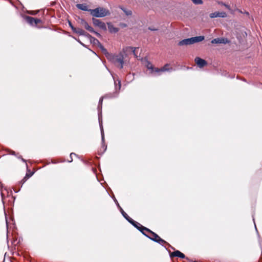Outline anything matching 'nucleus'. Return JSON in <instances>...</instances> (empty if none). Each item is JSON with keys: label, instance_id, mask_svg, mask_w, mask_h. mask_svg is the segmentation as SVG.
Listing matches in <instances>:
<instances>
[{"label": "nucleus", "instance_id": "nucleus-1", "mask_svg": "<svg viewBox=\"0 0 262 262\" xmlns=\"http://www.w3.org/2000/svg\"><path fill=\"white\" fill-rule=\"evenodd\" d=\"M103 53L108 60L113 63L116 66L121 69L123 67L124 57L122 54H112L109 53L105 48H103Z\"/></svg>", "mask_w": 262, "mask_h": 262}, {"label": "nucleus", "instance_id": "nucleus-2", "mask_svg": "<svg viewBox=\"0 0 262 262\" xmlns=\"http://www.w3.org/2000/svg\"><path fill=\"white\" fill-rule=\"evenodd\" d=\"M89 11L92 16L96 17H103L110 14L108 10L101 7L90 9Z\"/></svg>", "mask_w": 262, "mask_h": 262}, {"label": "nucleus", "instance_id": "nucleus-3", "mask_svg": "<svg viewBox=\"0 0 262 262\" xmlns=\"http://www.w3.org/2000/svg\"><path fill=\"white\" fill-rule=\"evenodd\" d=\"M204 39V36H199L184 39L179 42L178 45L180 46H183L185 45H189L193 44L195 42L202 41Z\"/></svg>", "mask_w": 262, "mask_h": 262}, {"label": "nucleus", "instance_id": "nucleus-4", "mask_svg": "<svg viewBox=\"0 0 262 262\" xmlns=\"http://www.w3.org/2000/svg\"><path fill=\"white\" fill-rule=\"evenodd\" d=\"M144 229L145 230V232L149 233V234H147L146 233V235H145L146 236H147V237H148L149 238H150V239H151V240H152L162 245H163L164 244L166 243V242L164 240H163V239L160 238L159 237V236L158 234H157L156 233H155V232L151 231L148 228H145Z\"/></svg>", "mask_w": 262, "mask_h": 262}, {"label": "nucleus", "instance_id": "nucleus-5", "mask_svg": "<svg viewBox=\"0 0 262 262\" xmlns=\"http://www.w3.org/2000/svg\"><path fill=\"white\" fill-rule=\"evenodd\" d=\"M93 24L97 27H98L101 29L104 30H106V25L104 23L102 22L99 19L93 18L92 19Z\"/></svg>", "mask_w": 262, "mask_h": 262}, {"label": "nucleus", "instance_id": "nucleus-6", "mask_svg": "<svg viewBox=\"0 0 262 262\" xmlns=\"http://www.w3.org/2000/svg\"><path fill=\"white\" fill-rule=\"evenodd\" d=\"M79 24L90 32H94V29L83 19H79Z\"/></svg>", "mask_w": 262, "mask_h": 262}, {"label": "nucleus", "instance_id": "nucleus-7", "mask_svg": "<svg viewBox=\"0 0 262 262\" xmlns=\"http://www.w3.org/2000/svg\"><path fill=\"white\" fill-rule=\"evenodd\" d=\"M88 37L89 38V39L90 40V41L92 43H94L95 45H98V47L100 49L101 51L103 52L102 49L103 48H105L101 44V43L99 42V41L97 39L95 38L94 37H92L90 34L89 35Z\"/></svg>", "mask_w": 262, "mask_h": 262}, {"label": "nucleus", "instance_id": "nucleus-8", "mask_svg": "<svg viewBox=\"0 0 262 262\" xmlns=\"http://www.w3.org/2000/svg\"><path fill=\"white\" fill-rule=\"evenodd\" d=\"M27 22L31 25H36L37 24L41 22L40 19L37 18H34L30 16H27L26 17Z\"/></svg>", "mask_w": 262, "mask_h": 262}, {"label": "nucleus", "instance_id": "nucleus-9", "mask_svg": "<svg viewBox=\"0 0 262 262\" xmlns=\"http://www.w3.org/2000/svg\"><path fill=\"white\" fill-rule=\"evenodd\" d=\"M195 62L200 68H203L207 64V62L199 57L195 58Z\"/></svg>", "mask_w": 262, "mask_h": 262}, {"label": "nucleus", "instance_id": "nucleus-10", "mask_svg": "<svg viewBox=\"0 0 262 262\" xmlns=\"http://www.w3.org/2000/svg\"><path fill=\"white\" fill-rule=\"evenodd\" d=\"M169 66V65L168 64H166L163 67H162L161 69L156 68L155 69V73H156L158 75H159L160 72L168 71L172 70V68H170V69H168V68Z\"/></svg>", "mask_w": 262, "mask_h": 262}, {"label": "nucleus", "instance_id": "nucleus-11", "mask_svg": "<svg viewBox=\"0 0 262 262\" xmlns=\"http://www.w3.org/2000/svg\"><path fill=\"white\" fill-rule=\"evenodd\" d=\"M227 42H228V39L224 38H217L211 40L212 43H226Z\"/></svg>", "mask_w": 262, "mask_h": 262}, {"label": "nucleus", "instance_id": "nucleus-12", "mask_svg": "<svg viewBox=\"0 0 262 262\" xmlns=\"http://www.w3.org/2000/svg\"><path fill=\"white\" fill-rule=\"evenodd\" d=\"M134 227L137 228L139 230H140L144 235H146V233L145 232V228H146V227H144L142 226L140 223L137 222L135 221V224L133 223L132 224Z\"/></svg>", "mask_w": 262, "mask_h": 262}, {"label": "nucleus", "instance_id": "nucleus-13", "mask_svg": "<svg viewBox=\"0 0 262 262\" xmlns=\"http://www.w3.org/2000/svg\"><path fill=\"white\" fill-rule=\"evenodd\" d=\"M170 256L171 257H179L182 258H184L185 257V255L181 252L180 251L177 250L170 254Z\"/></svg>", "mask_w": 262, "mask_h": 262}, {"label": "nucleus", "instance_id": "nucleus-14", "mask_svg": "<svg viewBox=\"0 0 262 262\" xmlns=\"http://www.w3.org/2000/svg\"><path fill=\"white\" fill-rule=\"evenodd\" d=\"M74 33L79 35H83L86 37H88L89 34L87 33L86 32H85L83 30L79 28H76V30L74 32Z\"/></svg>", "mask_w": 262, "mask_h": 262}, {"label": "nucleus", "instance_id": "nucleus-15", "mask_svg": "<svg viewBox=\"0 0 262 262\" xmlns=\"http://www.w3.org/2000/svg\"><path fill=\"white\" fill-rule=\"evenodd\" d=\"M107 24L108 26V29L110 32L116 33L118 31V29L115 27L111 23H108Z\"/></svg>", "mask_w": 262, "mask_h": 262}, {"label": "nucleus", "instance_id": "nucleus-16", "mask_svg": "<svg viewBox=\"0 0 262 262\" xmlns=\"http://www.w3.org/2000/svg\"><path fill=\"white\" fill-rule=\"evenodd\" d=\"M76 7L83 11H89L90 10L88 8V6L85 4H77Z\"/></svg>", "mask_w": 262, "mask_h": 262}, {"label": "nucleus", "instance_id": "nucleus-17", "mask_svg": "<svg viewBox=\"0 0 262 262\" xmlns=\"http://www.w3.org/2000/svg\"><path fill=\"white\" fill-rule=\"evenodd\" d=\"M146 67L148 69L150 70L151 73H155V68L154 67L152 64L149 62L147 61Z\"/></svg>", "mask_w": 262, "mask_h": 262}, {"label": "nucleus", "instance_id": "nucleus-18", "mask_svg": "<svg viewBox=\"0 0 262 262\" xmlns=\"http://www.w3.org/2000/svg\"><path fill=\"white\" fill-rule=\"evenodd\" d=\"M136 48L128 47L126 48V51H132L135 56L137 57V55L136 53Z\"/></svg>", "mask_w": 262, "mask_h": 262}, {"label": "nucleus", "instance_id": "nucleus-19", "mask_svg": "<svg viewBox=\"0 0 262 262\" xmlns=\"http://www.w3.org/2000/svg\"><path fill=\"white\" fill-rule=\"evenodd\" d=\"M99 123H100V128H101V134L102 141L103 142L104 141V132H103V128H102V124H101V121H100V117L99 118Z\"/></svg>", "mask_w": 262, "mask_h": 262}, {"label": "nucleus", "instance_id": "nucleus-20", "mask_svg": "<svg viewBox=\"0 0 262 262\" xmlns=\"http://www.w3.org/2000/svg\"><path fill=\"white\" fill-rule=\"evenodd\" d=\"M209 16L211 18L217 17L219 16V12H215L213 13H211L210 14Z\"/></svg>", "mask_w": 262, "mask_h": 262}, {"label": "nucleus", "instance_id": "nucleus-21", "mask_svg": "<svg viewBox=\"0 0 262 262\" xmlns=\"http://www.w3.org/2000/svg\"><path fill=\"white\" fill-rule=\"evenodd\" d=\"M121 9L124 11V12L126 14V15H130L132 14V11L129 10H126L123 8H121Z\"/></svg>", "mask_w": 262, "mask_h": 262}, {"label": "nucleus", "instance_id": "nucleus-22", "mask_svg": "<svg viewBox=\"0 0 262 262\" xmlns=\"http://www.w3.org/2000/svg\"><path fill=\"white\" fill-rule=\"evenodd\" d=\"M115 89L116 90H120L121 88V83L120 81H118V85L116 84V81H115Z\"/></svg>", "mask_w": 262, "mask_h": 262}, {"label": "nucleus", "instance_id": "nucleus-23", "mask_svg": "<svg viewBox=\"0 0 262 262\" xmlns=\"http://www.w3.org/2000/svg\"><path fill=\"white\" fill-rule=\"evenodd\" d=\"M130 223L131 224H133V223H134L135 224V221H134L132 219H131L128 215H127V216H126V217H125Z\"/></svg>", "mask_w": 262, "mask_h": 262}, {"label": "nucleus", "instance_id": "nucleus-24", "mask_svg": "<svg viewBox=\"0 0 262 262\" xmlns=\"http://www.w3.org/2000/svg\"><path fill=\"white\" fill-rule=\"evenodd\" d=\"M193 3L196 5L202 4L203 1L202 0H191Z\"/></svg>", "mask_w": 262, "mask_h": 262}, {"label": "nucleus", "instance_id": "nucleus-25", "mask_svg": "<svg viewBox=\"0 0 262 262\" xmlns=\"http://www.w3.org/2000/svg\"><path fill=\"white\" fill-rule=\"evenodd\" d=\"M32 176V174H26V176L24 178V179L22 180V182L23 183H25L27 180L31 176Z\"/></svg>", "mask_w": 262, "mask_h": 262}, {"label": "nucleus", "instance_id": "nucleus-26", "mask_svg": "<svg viewBox=\"0 0 262 262\" xmlns=\"http://www.w3.org/2000/svg\"><path fill=\"white\" fill-rule=\"evenodd\" d=\"M219 17H225L227 16L226 13L224 12H219Z\"/></svg>", "mask_w": 262, "mask_h": 262}, {"label": "nucleus", "instance_id": "nucleus-27", "mask_svg": "<svg viewBox=\"0 0 262 262\" xmlns=\"http://www.w3.org/2000/svg\"><path fill=\"white\" fill-rule=\"evenodd\" d=\"M103 97H101V98L100 99L99 101L98 108L100 107V108H101V107H102V101H103Z\"/></svg>", "mask_w": 262, "mask_h": 262}, {"label": "nucleus", "instance_id": "nucleus-28", "mask_svg": "<svg viewBox=\"0 0 262 262\" xmlns=\"http://www.w3.org/2000/svg\"><path fill=\"white\" fill-rule=\"evenodd\" d=\"M69 25L70 27H71V29L72 30V31H73V32H74V31L76 30V28L74 27L72 25V23H71L70 21H69Z\"/></svg>", "mask_w": 262, "mask_h": 262}, {"label": "nucleus", "instance_id": "nucleus-29", "mask_svg": "<svg viewBox=\"0 0 262 262\" xmlns=\"http://www.w3.org/2000/svg\"><path fill=\"white\" fill-rule=\"evenodd\" d=\"M120 211L122 214V215L124 217H126V216H127V214L123 211V210L120 208Z\"/></svg>", "mask_w": 262, "mask_h": 262}, {"label": "nucleus", "instance_id": "nucleus-30", "mask_svg": "<svg viewBox=\"0 0 262 262\" xmlns=\"http://www.w3.org/2000/svg\"><path fill=\"white\" fill-rule=\"evenodd\" d=\"M91 33H94L98 37H101V35H100V34L96 31H95L94 30V32H91Z\"/></svg>", "mask_w": 262, "mask_h": 262}, {"label": "nucleus", "instance_id": "nucleus-31", "mask_svg": "<svg viewBox=\"0 0 262 262\" xmlns=\"http://www.w3.org/2000/svg\"><path fill=\"white\" fill-rule=\"evenodd\" d=\"M72 155H76L74 153H71L70 154V157H71V160L70 161H69L70 162L72 161Z\"/></svg>", "mask_w": 262, "mask_h": 262}, {"label": "nucleus", "instance_id": "nucleus-32", "mask_svg": "<svg viewBox=\"0 0 262 262\" xmlns=\"http://www.w3.org/2000/svg\"><path fill=\"white\" fill-rule=\"evenodd\" d=\"M150 30H155L156 29H152V28H149Z\"/></svg>", "mask_w": 262, "mask_h": 262}, {"label": "nucleus", "instance_id": "nucleus-33", "mask_svg": "<svg viewBox=\"0 0 262 262\" xmlns=\"http://www.w3.org/2000/svg\"><path fill=\"white\" fill-rule=\"evenodd\" d=\"M79 42H80V43L81 45H82V46H84V45H83L81 42H80V41H79Z\"/></svg>", "mask_w": 262, "mask_h": 262}, {"label": "nucleus", "instance_id": "nucleus-34", "mask_svg": "<svg viewBox=\"0 0 262 262\" xmlns=\"http://www.w3.org/2000/svg\"><path fill=\"white\" fill-rule=\"evenodd\" d=\"M225 6H226V7L227 8L229 9V7L228 6H227V5H225Z\"/></svg>", "mask_w": 262, "mask_h": 262}]
</instances>
